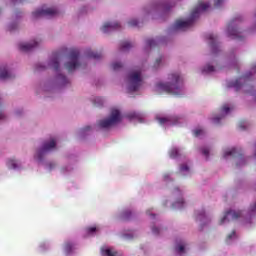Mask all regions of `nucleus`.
I'll return each instance as SVG.
<instances>
[{"mask_svg": "<svg viewBox=\"0 0 256 256\" xmlns=\"http://www.w3.org/2000/svg\"><path fill=\"white\" fill-rule=\"evenodd\" d=\"M211 5L209 3H204L199 0L197 6L192 10L188 20H176L174 23V29H181L182 31H187L190 27H193L196 19H199V15L204 11L208 10Z\"/></svg>", "mask_w": 256, "mask_h": 256, "instance_id": "1", "label": "nucleus"}, {"mask_svg": "<svg viewBox=\"0 0 256 256\" xmlns=\"http://www.w3.org/2000/svg\"><path fill=\"white\" fill-rule=\"evenodd\" d=\"M182 85L183 78H181V75H179V73H172L169 74L167 83L158 84V89L168 95H181Z\"/></svg>", "mask_w": 256, "mask_h": 256, "instance_id": "2", "label": "nucleus"}, {"mask_svg": "<svg viewBox=\"0 0 256 256\" xmlns=\"http://www.w3.org/2000/svg\"><path fill=\"white\" fill-rule=\"evenodd\" d=\"M143 85V77H141V70H133L128 75V90L130 93L139 91V88Z\"/></svg>", "mask_w": 256, "mask_h": 256, "instance_id": "3", "label": "nucleus"}, {"mask_svg": "<svg viewBox=\"0 0 256 256\" xmlns=\"http://www.w3.org/2000/svg\"><path fill=\"white\" fill-rule=\"evenodd\" d=\"M117 123H121V112L117 109H112L110 117L100 120L98 125L101 129H109V127H113V125H117Z\"/></svg>", "mask_w": 256, "mask_h": 256, "instance_id": "4", "label": "nucleus"}, {"mask_svg": "<svg viewBox=\"0 0 256 256\" xmlns=\"http://www.w3.org/2000/svg\"><path fill=\"white\" fill-rule=\"evenodd\" d=\"M69 59L70 61L65 64V67L69 73H72V71H75V69L81 65L79 64V50L72 49L69 54Z\"/></svg>", "mask_w": 256, "mask_h": 256, "instance_id": "5", "label": "nucleus"}, {"mask_svg": "<svg viewBox=\"0 0 256 256\" xmlns=\"http://www.w3.org/2000/svg\"><path fill=\"white\" fill-rule=\"evenodd\" d=\"M56 146H57V142L55 141V138H51L49 142H45L43 144L42 149H39L36 152L35 159L37 161H43V157H45V154L47 153V151H51V149H55Z\"/></svg>", "mask_w": 256, "mask_h": 256, "instance_id": "6", "label": "nucleus"}, {"mask_svg": "<svg viewBox=\"0 0 256 256\" xmlns=\"http://www.w3.org/2000/svg\"><path fill=\"white\" fill-rule=\"evenodd\" d=\"M241 21V18H234L232 21L229 22L227 27L228 37L231 39H239L241 41V32L237 30V23Z\"/></svg>", "mask_w": 256, "mask_h": 256, "instance_id": "7", "label": "nucleus"}, {"mask_svg": "<svg viewBox=\"0 0 256 256\" xmlns=\"http://www.w3.org/2000/svg\"><path fill=\"white\" fill-rule=\"evenodd\" d=\"M58 13L57 8H42L34 11L32 17L33 19H39V17H55Z\"/></svg>", "mask_w": 256, "mask_h": 256, "instance_id": "8", "label": "nucleus"}, {"mask_svg": "<svg viewBox=\"0 0 256 256\" xmlns=\"http://www.w3.org/2000/svg\"><path fill=\"white\" fill-rule=\"evenodd\" d=\"M227 157H237V167H239V165H245V158H243V154H241V151L237 150V148H232L231 150L226 151L224 153V158Z\"/></svg>", "mask_w": 256, "mask_h": 256, "instance_id": "9", "label": "nucleus"}, {"mask_svg": "<svg viewBox=\"0 0 256 256\" xmlns=\"http://www.w3.org/2000/svg\"><path fill=\"white\" fill-rule=\"evenodd\" d=\"M241 215H243L242 211L230 210L226 212L224 217L220 220V225H223V223H227V221H235L236 219H239Z\"/></svg>", "mask_w": 256, "mask_h": 256, "instance_id": "10", "label": "nucleus"}, {"mask_svg": "<svg viewBox=\"0 0 256 256\" xmlns=\"http://www.w3.org/2000/svg\"><path fill=\"white\" fill-rule=\"evenodd\" d=\"M208 39L210 40V47L213 55L219 53V44L217 43V36L214 34H209Z\"/></svg>", "mask_w": 256, "mask_h": 256, "instance_id": "11", "label": "nucleus"}, {"mask_svg": "<svg viewBox=\"0 0 256 256\" xmlns=\"http://www.w3.org/2000/svg\"><path fill=\"white\" fill-rule=\"evenodd\" d=\"M117 29H121V24L117 22L115 23L107 22L102 26L103 33H109V31H115Z\"/></svg>", "mask_w": 256, "mask_h": 256, "instance_id": "12", "label": "nucleus"}, {"mask_svg": "<svg viewBox=\"0 0 256 256\" xmlns=\"http://www.w3.org/2000/svg\"><path fill=\"white\" fill-rule=\"evenodd\" d=\"M35 47H39V42L33 41V43H21V44H19L20 51H23L24 53H27L28 51H31L32 49H35Z\"/></svg>", "mask_w": 256, "mask_h": 256, "instance_id": "13", "label": "nucleus"}, {"mask_svg": "<svg viewBox=\"0 0 256 256\" xmlns=\"http://www.w3.org/2000/svg\"><path fill=\"white\" fill-rule=\"evenodd\" d=\"M249 77H251V72L247 73L245 76H243L242 78L237 79L235 82L230 84V87H234V89L236 91H239V89H241V87L243 86L241 84V80L244 79V81H246V79H249Z\"/></svg>", "mask_w": 256, "mask_h": 256, "instance_id": "14", "label": "nucleus"}, {"mask_svg": "<svg viewBox=\"0 0 256 256\" xmlns=\"http://www.w3.org/2000/svg\"><path fill=\"white\" fill-rule=\"evenodd\" d=\"M15 77L9 70H7V66L0 67V79H13Z\"/></svg>", "mask_w": 256, "mask_h": 256, "instance_id": "15", "label": "nucleus"}, {"mask_svg": "<svg viewBox=\"0 0 256 256\" xmlns=\"http://www.w3.org/2000/svg\"><path fill=\"white\" fill-rule=\"evenodd\" d=\"M59 59H60L59 53H54L53 58L50 61V67H52L54 71H59Z\"/></svg>", "mask_w": 256, "mask_h": 256, "instance_id": "16", "label": "nucleus"}, {"mask_svg": "<svg viewBox=\"0 0 256 256\" xmlns=\"http://www.w3.org/2000/svg\"><path fill=\"white\" fill-rule=\"evenodd\" d=\"M85 55L89 59H101L103 57V54L101 52H95L91 49L86 50Z\"/></svg>", "mask_w": 256, "mask_h": 256, "instance_id": "17", "label": "nucleus"}, {"mask_svg": "<svg viewBox=\"0 0 256 256\" xmlns=\"http://www.w3.org/2000/svg\"><path fill=\"white\" fill-rule=\"evenodd\" d=\"M131 47H133V44H131L130 42L122 41L120 43V51H129Z\"/></svg>", "mask_w": 256, "mask_h": 256, "instance_id": "18", "label": "nucleus"}, {"mask_svg": "<svg viewBox=\"0 0 256 256\" xmlns=\"http://www.w3.org/2000/svg\"><path fill=\"white\" fill-rule=\"evenodd\" d=\"M133 213L131 212V210H125L122 215H121V219L122 221H129L131 220Z\"/></svg>", "mask_w": 256, "mask_h": 256, "instance_id": "19", "label": "nucleus"}, {"mask_svg": "<svg viewBox=\"0 0 256 256\" xmlns=\"http://www.w3.org/2000/svg\"><path fill=\"white\" fill-rule=\"evenodd\" d=\"M185 205V201L183 200V198L179 199L178 201L174 202L172 204L173 209H183Z\"/></svg>", "mask_w": 256, "mask_h": 256, "instance_id": "20", "label": "nucleus"}, {"mask_svg": "<svg viewBox=\"0 0 256 256\" xmlns=\"http://www.w3.org/2000/svg\"><path fill=\"white\" fill-rule=\"evenodd\" d=\"M179 118H158L160 125H165V123H171L172 121H178Z\"/></svg>", "mask_w": 256, "mask_h": 256, "instance_id": "21", "label": "nucleus"}, {"mask_svg": "<svg viewBox=\"0 0 256 256\" xmlns=\"http://www.w3.org/2000/svg\"><path fill=\"white\" fill-rule=\"evenodd\" d=\"M58 82L60 85H67V83H69V80L67 79V77L63 74H59L57 76Z\"/></svg>", "mask_w": 256, "mask_h": 256, "instance_id": "22", "label": "nucleus"}, {"mask_svg": "<svg viewBox=\"0 0 256 256\" xmlns=\"http://www.w3.org/2000/svg\"><path fill=\"white\" fill-rule=\"evenodd\" d=\"M178 155H179V150L177 148H172L169 152V156L171 159H177Z\"/></svg>", "mask_w": 256, "mask_h": 256, "instance_id": "23", "label": "nucleus"}, {"mask_svg": "<svg viewBox=\"0 0 256 256\" xmlns=\"http://www.w3.org/2000/svg\"><path fill=\"white\" fill-rule=\"evenodd\" d=\"M213 71H215V67L209 64L202 69V73H213Z\"/></svg>", "mask_w": 256, "mask_h": 256, "instance_id": "24", "label": "nucleus"}, {"mask_svg": "<svg viewBox=\"0 0 256 256\" xmlns=\"http://www.w3.org/2000/svg\"><path fill=\"white\" fill-rule=\"evenodd\" d=\"M123 67V64L121 62H116L112 64L113 71H119Z\"/></svg>", "mask_w": 256, "mask_h": 256, "instance_id": "25", "label": "nucleus"}, {"mask_svg": "<svg viewBox=\"0 0 256 256\" xmlns=\"http://www.w3.org/2000/svg\"><path fill=\"white\" fill-rule=\"evenodd\" d=\"M64 249H65L66 253H69L70 251L73 250V244L71 242H66Z\"/></svg>", "mask_w": 256, "mask_h": 256, "instance_id": "26", "label": "nucleus"}, {"mask_svg": "<svg viewBox=\"0 0 256 256\" xmlns=\"http://www.w3.org/2000/svg\"><path fill=\"white\" fill-rule=\"evenodd\" d=\"M8 167H10L11 169H17V160H9Z\"/></svg>", "mask_w": 256, "mask_h": 256, "instance_id": "27", "label": "nucleus"}, {"mask_svg": "<svg viewBox=\"0 0 256 256\" xmlns=\"http://www.w3.org/2000/svg\"><path fill=\"white\" fill-rule=\"evenodd\" d=\"M146 45L148 47H155L157 45V42L153 39H148V40H146Z\"/></svg>", "mask_w": 256, "mask_h": 256, "instance_id": "28", "label": "nucleus"}, {"mask_svg": "<svg viewBox=\"0 0 256 256\" xmlns=\"http://www.w3.org/2000/svg\"><path fill=\"white\" fill-rule=\"evenodd\" d=\"M223 117H225L224 115H221V116H216L212 119L213 123L215 125H219V123L221 122V119H223Z\"/></svg>", "mask_w": 256, "mask_h": 256, "instance_id": "29", "label": "nucleus"}, {"mask_svg": "<svg viewBox=\"0 0 256 256\" xmlns=\"http://www.w3.org/2000/svg\"><path fill=\"white\" fill-rule=\"evenodd\" d=\"M103 253L104 255H107V256H117V253L111 251V249L103 250Z\"/></svg>", "mask_w": 256, "mask_h": 256, "instance_id": "30", "label": "nucleus"}, {"mask_svg": "<svg viewBox=\"0 0 256 256\" xmlns=\"http://www.w3.org/2000/svg\"><path fill=\"white\" fill-rule=\"evenodd\" d=\"M229 111H231V108H229V106H227V104L222 106L221 113H225V115H227V113H229Z\"/></svg>", "mask_w": 256, "mask_h": 256, "instance_id": "31", "label": "nucleus"}, {"mask_svg": "<svg viewBox=\"0 0 256 256\" xmlns=\"http://www.w3.org/2000/svg\"><path fill=\"white\" fill-rule=\"evenodd\" d=\"M95 231H97V227L95 226L86 228V232L88 233V235H91V233H95Z\"/></svg>", "mask_w": 256, "mask_h": 256, "instance_id": "32", "label": "nucleus"}, {"mask_svg": "<svg viewBox=\"0 0 256 256\" xmlns=\"http://www.w3.org/2000/svg\"><path fill=\"white\" fill-rule=\"evenodd\" d=\"M128 25L130 27H137V25H139V22L136 19H133L128 22Z\"/></svg>", "mask_w": 256, "mask_h": 256, "instance_id": "33", "label": "nucleus"}, {"mask_svg": "<svg viewBox=\"0 0 256 256\" xmlns=\"http://www.w3.org/2000/svg\"><path fill=\"white\" fill-rule=\"evenodd\" d=\"M162 61H163V57H159L158 59H156V61L154 63V69H157V67H159V65H161Z\"/></svg>", "mask_w": 256, "mask_h": 256, "instance_id": "34", "label": "nucleus"}, {"mask_svg": "<svg viewBox=\"0 0 256 256\" xmlns=\"http://www.w3.org/2000/svg\"><path fill=\"white\" fill-rule=\"evenodd\" d=\"M221 5H223V0H214V7H216V9H219Z\"/></svg>", "mask_w": 256, "mask_h": 256, "instance_id": "35", "label": "nucleus"}, {"mask_svg": "<svg viewBox=\"0 0 256 256\" xmlns=\"http://www.w3.org/2000/svg\"><path fill=\"white\" fill-rule=\"evenodd\" d=\"M203 133H205V131L203 129L194 130L195 137H199V135H203Z\"/></svg>", "mask_w": 256, "mask_h": 256, "instance_id": "36", "label": "nucleus"}, {"mask_svg": "<svg viewBox=\"0 0 256 256\" xmlns=\"http://www.w3.org/2000/svg\"><path fill=\"white\" fill-rule=\"evenodd\" d=\"M176 251H177L178 253H185V246H183V245L177 246V247H176Z\"/></svg>", "mask_w": 256, "mask_h": 256, "instance_id": "37", "label": "nucleus"}, {"mask_svg": "<svg viewBox=\"0 0 256 256\" xmlns=\"http://www.w3.org/2000/svg\"><path fill=\"white\" fill-rule=\"evenodd\" d=\"M235 235H236V232H235V230H234V231H232V232L227 236L226 241H227V242L231 241V239H233V237H235Z\"/></svg>", "mask_w": 256, "mask_h": 256, "instance_id": "38", "label": "nucleus"}, {"mask_svg": "<svg viewBox=\"0 0 256 256\" xmlns=\"http://www.w3.org/2000/svg\"><path fill=\"white\" fill-rule=\"evenodd\" d=\"M247 127V121H241L239 123V128L242 129V130H245Z\"/></svg>", "mask_w": 256, "mask_h": 256, "instance_id": "39", "label": "nucleus"}, {"mask_svg": "<svg viewBox=\"0 0 256 256\" xmlns=\"http://www.w3.org/2000/svg\"><path fill=\"white\" fill-rule=\"evenodd\" d=\"M197 219H199V221H203V219H205V211H202L200 214H198Z\"/></svg>", "mask_w": 256, "mask_h": 256, "instance_id": "40", "label": "nucleus"}, {"mask_svg": "<svg viewBox=\"0 0 256 256\" xmlns=\"http://www.w3.org/2000/svg\"><path fill=\"white\" fill-rule=\"evenodd\" d=\"M97 101H99V103L97 104ZM94 105H96V107H102L103 105V100H101V98H97V100H95Z\"/></svg>", "mask_w": 256, "mask_h": 256, "instance_id": "41", "label": "nucleus"}, {"mask_svg": "<svg viewBox=\"0 0 256 256\" xmlns=\"http://www.w3.org/2000/svg\"><path fill=\"white\" fill-rule=\"evenodd\" d=\"M249 211L250 213H256V202L250 206Z\"/></svg>", "mask_w": 256, "mask_h": 256, "instance_id": "42", "label": "nucleus"}, {"mask_svg": "<svg viewBox=\"0 0 256 256\" xmlns=\"http://www.w3.org/2000/svg\"><path fill=\"white\" fill-rule=\"evenodd\" d=\"M189 170V166H187L186 164H183L180 166V171H188Z\"/></svg>", "mask_w": 256, "mask_h": 256, "instance_id": "43", "label": "nucleus"}, {"mask_svg": "<svg viewBox=\"0 0 256 256\" xmlns=\"http://www.w3.org/2000/svg\"><path fill=\"white\" fill-rule=\"evenodd\" d=\"M202 153L205 155V157H209V149L203 148Z\"/></svg>", "mask_w": 256, "mask_h": 256, "instance_id": "44", "label": "nucleus"}, {"mask_svg": "<svg viewBox=\"0 0 256 256\" xmlns=\"http://www.w3.org/2000/svg\"><path fill=\"white\" fill-rule=\"evenodd\" d=\"M152 233H154V235H159V228L153 227L152 228Z\"/></svg>", "mask_w": 256, "mask_h": 256, "instance_id": "45", "label": "nucleus"}, {"mask_svg": "<svg viewBox=\"0 0 256 256\" xmlns=\"http://www.w3.org/2000/svg\"><path fill=\"white\" fill-rule=\"evenodd\" d=\"M37 71H43L45 69V66H42L41 64L36 65Z\"/></svg>", "mask_w": 256, "mask_h": 256, "instance_id": "46", "label": "nucleus"}, {"mask_svg": "<svg viewBox=\"0 0 256 256\" xmlns=\"http://www.w3.org/2000/svg\"><path fill=\"white\" fill-rule=\"evenodd\" d=\"M128 117H129L130 119H135V117H137V113L129 114Z\"/></svg>", "mask_w": 256, "mask_h": 256, "instance_id": "47", "label": "nucleus"}, {"mask_svg": "<svg viewBox=\"0 0 256 256\" xmlns=\"http://www.w3.org/2000/svg\"><path fill=\"white\" fill-rule=\"evenodd\" d=\"M23 1H24V0H14L13 3H14V5H17V4H19V3H23Z\"/></svg>", "mask_w": 256, "mask_h": 256, "instance_id": "48", "label": "nucleus"}, {"mask_svg": "<svg viewBox=\"0 0 256 256\" xmlns=\"http://www.w3.org/2000/svg\"><path fill=\"white\" fill-rule=\"evenodd\" d=\"M83 131H91V126H86L83 128Z\"/></svg>", "mask_w": 256, "mask_h": 256, "instance_id": "49", "label": "nucleus"}, {"mask_svg": "<svg viewBox=\"0 0 256 256\" xmlns=\"http://www.w3.org/2000/svg\"><path fill=\"white\" fill-rule=\"evenodd\" d=\"M1 119H5V114H3L2 111H0V120H1Z\"/></svg>", "mask_w": 256, "mask_h": 256, "instance_id": "50", "label": "nucleus"}, {"mask_svg": "<svg viewBox=\"0 0 256 256\" xmlns=\"http://www.w3.org/2000/svg\"><path fill=\"white\" fill-rule=\"evenodd\" d=\"M174 191L175 193H178V195H181V191L179 190V188H175Z\"/></svg>", "mask_w": 256, "mask_h": 256, "instance_id": "51", "label": "nucleus"}, {"mask_svg": "<svg viewBox=\"0 0 256 256\" xmlns=\"http://www.w3.org/2000/svg\"><path fill=\"white\" fill-rule=\"evenodd\" d=\"M252 71H253V73H256V64H254V65L252 66Z\"/></svg>", "mask_w": 256, "mask_h": 256, "instance_id": "52", "label": "nucleus"}, {"mask_svg": "<svg viewBox=\"0 0 256 256\" xmlns=\"http://www.w3.org/2000/svg\"><path fill=\"white\" fill-rule=\"evenodd\" d=\"M15 27H16L15 25H12V26L9 27V30L13 31V29H15Z\"/></svg>", "mask_w": 256, "mask_h": 256, "instance_id": "53", "label": "nucleus"}, {"mask_svg": "<svg viewBox=\"0 0 256 256\" xmlns=\"http://www.w3.org/2000/svg\"><path fill=\"white\" fill-rule=\"evenodd\" d=\"M164 177H165V179H167V177H169V176H168V175H165Z\"/></svg>", "mask_w": 256, "mask_h": 256, "instance_id": "54", "label": "nucleus"}]
</instances>
